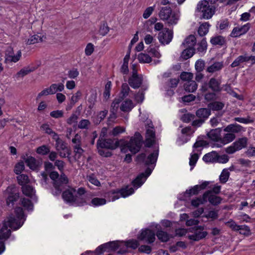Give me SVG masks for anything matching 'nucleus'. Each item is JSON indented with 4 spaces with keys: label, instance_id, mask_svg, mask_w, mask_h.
Here are the masks:
<instances>
[{
    "label": "nucleus",
    "instance_id": "41",
    "mask_svg": "<svg viewBox=\"0 0 255 255\" xmlns=\"http://www.w3.org/2000/svg\"><path fill=\"white\" fill-rule=\"evenodd\" d=\"M209 24L208 22L202 23L199 27L198 33L201 36L206 35L209 31Z\"/></svg>",
    "mask_w": 255,
    "mask_h": 255
},
{
    "label": "nucleus",
    "instance_id": "63",
    "mask_svg": "<svg viewBox=\"0 0 255 255\" xmlns=\"http://www.w3.org/2000/svg\"><path fill=\"white\" fill-rule=\"evenodd\" d=\"M78 116L75 114H72L71 116L67 119L66 122L69 125L75 124L77 123Z\"/></svg>",
    "mask_w": 255,
    "mask_h": 255
},
{
    "label": "nucleus",
    "instance_id": "10",
    "mask_svg": "<svg viewBox=\"0 0 255 255\" xmlns=\"http://www.w3.org/2000/svg\"><path fill=\"white\" fill-rule=\"evenodd\" d=\"M173 38V31L168 28L163 29L158 33V39L163 45L169 44Z\"/></svg>",
    "mask_w": 255,
    "mask_h": 255
},
{
    "label": "nucleus",
    "instance_id": "14",
    "mask_svg": "<svg viewBox=\"0 0 255 255\" xmlns=\"http://www.w3.org/2000/svg\"><path fill=\"white\" fill-rule=\"evenodd\" d=\"M55 147L61 157H66L70 154L69 150L66 144L62 139L57 141Z\"/></svg>",
    "mask_w": 255,
    "mask_h": 255
},
{
    "label": "nucleus",
    "instance_id": "17",
    "mask_svg": "<svg viewBox=\"0 0 255 255\" xmlns=\"http://www.w3.org/2000/svg\"><path fill=\"white\" fill-rule=\"evenodd\" d=\"M249 28L250 25L248 23L240 27H235L233 29L230 36L233 37L240 36L246 33L249 30Z\"/></svg>",
    "mask_w": 255,
    "mask_h": 255
},
{
    "label": "nucleus",
    "instance_id": "12",
    "mask_svg": "<svg viewBox=\"0 0 255 255\" xmlns=\"http://www.w3.org/2000/svg\"><path fill=\"white\" fill-rule=\"evenodd\" d=\"M158 155V152L157 150L154 151L149 154L147 157H146L145 153H142L137 157V160L138 162H144L146 165L152 164L156 162Z\"/></svg>",
    "mask_w": 255,
    "mask_h": 255
},
{
    "label": "nucleus",
    "instance_id": "25",
    "mask_svg": "<svg viewBox=\"0 0 255 255\" xmlns=\"http://www.w3.org/2000/svg\"><path fill=\"white\" fill-rule=\"evenodd\" d=\"M132 101L130 99L124 101L120 106L121 110L123 112H129L134 107Z\"/></svg>",
    "mask_w": 255,
    "mask_h": 255
},
{
    "label": "nucleus",
    "instance_id": "29",
    "mask_svg": "<svg viewBox=\"0 0 255 255\" xmlns=\"http://www.w3.org/2000/svg\"><path fill=\"white\" fill-rule=\"evenodd\" d=\"M26 165L32 170H35L39 165L38 162L36 159L32 156H28L25 159Z\"/></svg>",
    "mask_w": 255,
    "mask_h": 255
},
{
    "label": "nucleus",
    "instance_id": "16",
    "mask_svg": "<svg viewBox=\"0 0 255 255\" xmlns=\"http://www.w3.org/2000/svg\"><path fill=\"white\" fill-rule=\"evenodd\" d=\"M13 189L14 188L13 187H8L4 192L5 196H8L6 199V204L8 206H9L10 203L13 204V203L16 201L19 198V194L14 193L12 191Z\"/></svg>",
    "mask_w": 255,
    "mask_h": 255
},
{
    "label": "nucleus",
    "instance_id": "4",
    "mask_svg": "<svg viewBox=\"0 0 255 255\" xmlns=\"http://www.w3.org/2000/svg\"><path fill=\"white\" fill-rule=\"evenodd\" d=\"M134 192V189L130 186H127L120 190H112L106 193L105 197L109 199V201H114L121 196L126 197Z\"/></svg>",
    "mask_w": 255,
    "mask_h": 255
},
{
    "label": "nucleus",
    "instance_id": "34",
    "mask_svg": "<svg viewBox=\"0 0 255 255\" xmlns=\"http://www.w3.org/2000/svg\"><path fill=\"white\" fill-rule=\"evenodd\" d=\"M124 242L113 241L106 243L105 246L107 247V250L108 249L111 251H115L119 248H121Z\"/></svg>",
    "mask_w": 255,
    "mask_h": 255
},
{
    "label": "nucleus",
    "instance_id": "48",
    "mask_svg": "<svg viewBox=\"0 0 255 255\" xmlns=\"http://www.w3.org/2000/svg\"><path fill=\"white\" fill-rule=\"evenodd\" d=\"M17 180L19 184L22 186H25L28 183L29 179L27 175L21 174L17 176Z\"/></svg>",
    "mask_w": 255,
    "mask_h": 255
},
{
    "label": "nucleus",
    "instance_id": "61",
    "mask_svg": "<svg viewBox=\"0 0 255 255\" xmlns=\"http://www.w3.org/2000/svg\"><path fill=\"white\" fill-rule=\"evenodd\" d=\"M154 9L155 5L146 8L143 13V17L145 19L148 18L151 15Z\"/></svg>",
    "mask_w": 255,
    "mask_h": 255
},
{
    "label": "nucleus",
    "instance_id": "27",
    "mask_svg": "<svg viewBox=\"0 0 255 255\" xmlns=\"http://www.w3.org/2000/svg\"><path fill=\"white\" fill-rule=\"evenodd\" d=\"M196 43V38L195 36L190 35L187 37L182 43L183 47H188L194 48V46Z\"/></svg>",
    "mask_w": 255,
    "mask_h": 255
},
{
    "label": "nucleus",
    "instance_id": "2",
    "mask_svg": "<svg viewBox=\"0 0 255 255\" xmlns=\"http://www.w3.org/2000/svg\"><path fill=\"white\" fill-rule=\"evenodd\" d=\"M158 15L161 20L167 21L169 25L176 24L180 17L178 13L172 12L171 7L168 6L161 7Z\"/></svg>",
    "mask_w": 255,
    "mask_h": 255
},
{
    "label": "nucleus",
    "instance_id": "39",
    "mask_svg": "<svg viewBox=\"0 0 255 255\" xmlns=\"http://www.w3.org/2000/svg\"><path fill=\"white\" fill-rule=\"evenodd\" d=\"M224 107V104L220 102H214L210 103L208 105V107L210 110L213 111H220Z\"/></svg>",
    "mask_w": 255,
    "mask_h": 255
},
{
    "label": "nucleus",
    "instance_id": "58",
    "mask_svg": "<svg viewBox=\"0 0 255 255\" xmlns=\"http://www.w3.org/2000/svg\"><path fill=\"white\" fill-rule=\"evenodd\" d=\"M24 164L23 161L17 163L14 167V172L16 174H19L24 170Z\"/></svg>",
    "mask_w": 255,
    "mask_h": 255
},
{
    "label": "nucleus",
    "instance_id": "33",
    "mask_svg": "<svg viewBox=\"0 0 255 255\" xmlns=\"http://www.w3.org/2000/svg\"><path fill=\"white\" fill-rule=\"evenodd\" d=\"M184 87L185 91L192 93L196 90L197 84L195 81L191 80L186 82L184 84Z\"/></svg>",
    "mask_w": 255,
    "mask_h": 255
},
{
    "label": "nucleus",
    "instance_id": "26",
    "mask_svg": "<svg viewBox=\"0 0 255 255\" xmlns=\"http://www.w3.org/2000/svg\"><path fill=\"white\" fill-rule=\"evenodd\" d=\"M218 153L216 151H212L204 155L203 160L206 162L214 163L217 161Z\"/></svg>",
    "mask_w": 255,
    "mask_h": 255
},
{
    "label": "nucleus",
    "instance_id": "46",
    "mask_svg": "<svg viewBox=\"0 0 255 255\" xmlns=\"http://www.w3.org/2000/svg\"><path fill=\"white\" fill-rule=\"evenodd\" d=\"M247 61H248L247 56L241 55L234 60L231 64V66L232 67H235L239 66L241 63Z\"/></svg>",
    "mask_w": 255,
    "mask_h": 255
},
{
    "label": "nucleus",
    "instance_id": "55",
    "mask_svg": "<svg viewBox=\"0 0 255 255\" xmlns=\"http://www.w3.org/2000/svg\"><path fill=\"white\" fill-rule=\"evenodd\" d=\"M131 92L132 91H130L128 85L127 83H124L122 85L121 94L123 97H127Z\"/></svg>",
    "mask_w": 255,
    "mask_h": 255
},
{
    "label": "nucleus",
    "instance_id": "47",
    "mask_svg": "<svg viewBox=\"0 0 255 255\" xmlns=\"http://www.w3.org/2000/svg\"><path fill=\"white\" fill-rule=\"evenodd\" d=\"M137 59L140 63H148L151 61V58L148 54L143 53L138 54Z\"/></svg>",
    "mask_w": 255,
    "mask_h": 255
},
{
    "label": "nucleus",
    "instance_id": "32",
    "mask_svg": "<svg viewBox=\"0 0 255 255\" xmlns=\"http://www.w3.org/2000/svg\"><path fill=\"white\" fill-rule=\"evenodd\" d=\"M209 192H205L202 198H197L191 201V205L194 207H198L201 204H203L207 202V196Z\"/></svg>",
    "mask_w": 255,
    "mask_h": 255
},
{
    "label": "nucleus",
    "instance_id": "40",
    "mask_svg": "<svg viewBox=\"0 0 255 255\" xmlns=\"http://www.w3.org/2000/svg\"><path fill=\"white\" fill-rule=\"evenodd\" d=\"M106 200L105 198L96 197L92 199L90 205L94 207L102 206L106 204Z\"/></svg>",
    "mask_w": 255,
    "mask_h": 255
},
{
    "label": "nucleus",
    "instance_id": "57",
    "mask_svg": "<svg viewBox=\"0 0 255 255\" xmlns=\"http://www.w3.org/2000/svg\"><path fill=\"white\" fill-rule=\"evenodd\" d=\"M193 77V74L189 72H183L180 75L181 79L186 82L191 81Z\"/></svg>",
    "mask_w": 255,
    "mask_h": 255
},
{
    "label": "nucleus",
    "instance_id": "6",
    "mask_svg": "<svg viewBox=\"0 0 255 255\" xmlns=\"http://www.w3.org/2000/svg\"><path fill=\"white\" fill-rule=\"evenodd\" d=\"M142 136L139 133H136L127 143V147L133 154L137 153L142 145Z\"/></svg>",
    "mask_w": 255,
    "mask_h": 255
},
{
    "label": "nucleus",
    "instance_id": "13",
    "mask_svg": "<svg viewBox=\"0 0 255 255\" xmlns=\"http://www.w3.org/2000/svg\"><path fill=\"white\" fill-rule=\"evenodd\" d=\"M138 239L141 241H144L147 243H152L154 242L155 237V233L150 230L145 229L142 230L138 236Z\"/></svg>",
    "mask_w": 255,
    "mask_h": 255
},
{
    "label": "nucleus",
    "instance_id": "24",
    "mask_svg": "<svg viewBox=\"0 0 255 255\" xmlns=\"http://www.w3.org/2000/svg\"><path fill=\"white\" fill-rule=\"evenodd\" d=\"M221 128H218L211 130L208 133V137L214 141H219L220 142L221 139Z\"/></svg>",
    "mask_w": 255,
    "mask_h": 255
},
{
    "label": "nucleus",
    "instance_id": "1",
    "mask_svg": "<svg viewBox=\"0 0 255 255\" xmlns=\"http://www.w3.org/2000/svg\"><path fill=\"white\" fill-rule=\"evenodd\" d=\"M15 215L11 214L7 217L0 224V255L5 250L4 242L1 240L7 239L11 235V229L14 230L20 228L25 220L23 210L20 207L14 210Z\"/></svg>",
    "mask_w": 255,
    "mask_h": 255
},
{
    "label": "nucleus",
    "instance_id": "64",
    "mask_svg": "<svg viewBox=\"0 0 255 255\" xmlns=\"http://www.w3.org/2000/svg\"><path fill=\"white\" fill-rule=\"evenodd\" d=\"M87 180L92 184L97 186L100 185V181L97 179V178L93 174L87 176Z\"/></svg>",
    "mask_w": 255,
    "mask_h": 255
},
{
    "label": "nucleus",
    "instance_id": "36",
    "mask_svg": "<svg viewBox=\"0 0 255 255\" xmlns=\"http://www.w3.org/2000/svg\"><path fill=\"white\" fill-rule=\"evenodd\" d=\"M223 67L222 62H215L210 66L208 67L207 71L209 73H214L220 70Z\"/></svg>",
    "mask_w": 255,
    "mask_h": 255
},
{
    "label": "nucleus",
    "instance_id": "44",
    "mask_svg": "<svg viewBox=\"0 0 255 255\" xmlns=\"http://www.w3.org/2000/svg\"><path fill=\"white\" fill-rule=\"evenodd\" d=\"M125 131V128L121 126H117L115 128H113L111 130L109 131V134L110 135L115 136L119 135L120 133L124 132Z\"/></svg>",
    "mask_w": 255,
    "mask_h": 255
},
{
    "label": "nucleus",
    "instance_id": "59",
    "mask_svg": "<svg viewBox=\"0 0 255 255\" xmlns=\"http://www.w3.org/2000/svg\"><path fill=\"white\" fill-rule=\"evenodd\" d=\"M90 124L89 120L83 119L79 122L78 127L80 129H87L90 126Z\"/></svg>",
    "mask_w": 255,
    "mask_h": 255
},
{
    "label": "nucleus",
    "instance_id": "49",
    "mask_svg": "<svg viewBox=\"0 0 255 255\" xmlns=\"http://www.w3.org/2000/svg\"><path fill=\"white\" fill-rule=\"evenodd\" d=\"M210 42L213 45H223L225 43V39L221 36H217L212 38Z\"/></svg>",
    "mask_w": 255,
    "mask_h": 255
},
{
    "label": "nucleus",
    "instance_id": "43",
    "mask_svg": "<svg viewBox=\"0 0 255 255\" xmlns=\"http://www.w3.org/2000/svg\"><path fill=\"white\" fill-rule=\"evenodd\" d=\"M42 41V37L41 35L36 34L31 36L27 40L26 43L27 44H33Z\"/></svg>",
    "mask_w": 255,
    "mask_h": 255
},
{
    "label": "nucleus",
    "instance_id": "28",
    "mask_svg": "<svg viewBox=\"0 0 255 255\" xmlns=\"http://www.w3.org/2000/svg\"><path fill=\"white\" fill-rule=\"evenodd\" d=\"M37 67L28 66L21 69L16 75L17 78L23 77L25 75L28 74L37 69Z\"/></svg>",
    "mask_w": 255,
    "mask_h": 255
},
{
    "label": "nucleus",
    "instance_id": "15",
    "mask_svg": "<svg viewBox=\"0 0 255 255\" xmlns=\"http://www.w3.org/2000/svg\"><path fill=\"white\" fill-rule=\"evenodd\" d=\"M151 170L148 168L146 170L145 173H141L136 178L134 181H133V186L136 188H138V187H140L145 182L147 177L151 174Z\"/></svg>",
    "mask_w": 255,
    "mask_h": 255
},
{
    "label": "nucleus",
    "instance_id": "60",
    "mask_svg": "<svg viewBox=\"0 0 255 255\" xmlns=\"http://www.w3.org/2000/svg\"><path fill=\"white\" fill-rule=\"evenodd\" d=\"M36 152L38 154L45 155L50 152V149L46 145H42L37 148Z\"/></svg>",
    "mask_w": 255,
    "mask_h": 255
},
{
    "label": "nucleus",
    "instance_id": "5",
    "mask_svg": "<svg viewBox=\"0 0 255 255\" xmlns=\"http://www.w3.org/2000/svg\"><path fill=\"white\" fill-rule=\"evenodd\" d=\"M248 139L246 137L238 138L230 146L225 149V151L228 154H233L237 151H239L245 148L248 144Z\"/></svg>",
    "mask_w": 255,
    "mask_h": 255
},
{
    "label": "nucleus",
    "instance_id": "37",
    "mask_svg": "<svg viewBox=\"0 0 255 255\" xmlns=\"http://www.w3.org/2000/svg\"><path fill=\"white\" fill-rule=\"evenodd\" d=\"M197 51L201 55H204L206 51L207 48V43L205 38H203L200 43L198 44Z\"/></svg>",
    "mask_w": 255,
    "mask_h": 255
},
{
    "label": "nucleus",
    "instance_id": "7",
    "mask_svg": "<svg viewBox=\"0 0 255 255\" xmlns=\"http://www.w3.org/2000/svg\"><path fill=\"white\" fill-rule=\"evenodd\" d=\"M49 176L52 180L54 181V187L59 191L62 190L63 185L66 184L68 182V178L64 174H62L60 177L58 178L59 174L56 171L51 172L50 173Z\"/></svg>",
    "mask_w": 255,
    "mask_h": 255
},
{
    "label": "nucleus",
    "instance_id": "19",
    "mask_svg": "<svg viewBox=\"0 0 255 255\" xmlns=\"http://www.w3.org/2000/svg\"><path fill=\"white\" fill-rule=\"evenodd\" d=\"M75 192L76 190L74 188L67 190L63 193V198L67 202L73 203L76 200V197L74 195Z\"/></svg>",
    "mask_w": 255,
    "mask_h": 255
},
{
    "label": "nucleus",
    "instance_id": "22",
    "mask_svg": "<svg viewBox=\"0 0 255 255\" xmlns=\"http://www.w3.org/2000/svg\"><path fill=\"white\" fill-rule=\"evenodd\" d=\"M243 130V128L237 124H230L227 126L224 129V131L230 133H239Z\"/></svg>",
    "mask_w": 255,
    "mask_h": 255
},
{
    "label": "nucleus",
    "instance_id": "62",
    "mask_svg": "<svg viewBox=\"0 0 255 255\" xmlns=\"http://www.w3.org/2000/svg\"><path fill=\"white\" fill-rule=\"evenodd\" d=\"M74 149L75 158H79L84 151L81 145H74Z\"/></svg>",
    "mask_w": 255,
    "mask_h": 255
},
{
    "label": "nucleus",
    "instance_id": "20",
    "mask_svg": "<svg viewBox=\"0 0 255 255\" xmlns=\"http://www.w3.org/2000/svg\"><path fill=\"white\" fill-rule=\"evenodd\" d=\"M22 193L25 196L30 197L33 200H36V197L35 196V191L33 188L28 185L23 186L21 188Z\"/></svg>",
    "mask_w": 255,
    "mask_h": 255
},
{
    "label": "nucleus",
    "instance_id": "50",
    "mask_svg": "<svg viewBox=\"0 0 255 255\" xmlns=\"http://www.w3.org/2000/svg\"><path fill=\"white\" fill-rule=\"evenodd\" d=\"M209 87L214 91L220 90V83L215 78H211L209 82Z\"/></svg>",
    "mask_w": 255,
    "mask_h": 255
},
{
    "label": "nucleus",
    "instance_id": "42",
    "mask_svg": "<svg viewBox=\"0 0 255 255\" xmlns=\"http://www.w3.org/2000/svg\"><path fill=\"white\" fill-rule=\"evenodd\" d=\"M21 205L27 210H32L33 205L31 201L28 199L22 198L20 199Z\"/></svg>",
    "mask_w": 255,
    "mask_h": 255
},
{
    "label": "nucleus",
    "instance_id": "18",
    "mask_svg": "<svg viewBox=\"0 0 255 255\" xmlns=\"http://www.w3.org/2000/svg\"><path fill=\"white\" fill-rule=\"evenodd\" d=\"M236 138V135L233 133L228 132L225 134L220 139V143L215 144V146L220 147L222 145H225L233 141Z\"/></svg>",
    "mask_w": 255,
    "mask_h": 255
},
{
    "label": "nucleus",
    "instance_id": "9",
    "mask_svg": "<svg viewBox=\"0 0 255 255\" xmlns=\"http://www.w3.org/2000/svg\"><path fill=\"white\" fill-rule=\"evenodd\" d=\"M146 128L145 145L150 147L154 143L155 141V131L151 121H147Z\"/></svg>",
    "mask_w": 255,
    "mask_h": 255
},
{
    "label": "nucleus",
    "instance_id": "23",
    "mask_svg": "<svg viewBox=\"0 0 255 255\" xmlns=\"http://www.w3.org/2000/svg\"><path fill=\"white\" fill-rule=\"evenodd\" d=\"M142 81V78L140 76H131L128 79V84L132 88L137 89L140 86Z\"/></svg>",
    "mask_w": 255,
    "mask_h": 255
},
{
    "label": "nucleus",
    "instance_id": "54",
    "mask_svg": "<svg viewBox=\"0 0 255 255\" xmlns=\"http://www.w3.org/2000/svg\"><path fill=\"white\" fill-rule=\"evenodd\" d=\"M123 244H124L127 248H130L133 249L137 248L139 245L138 241L135 240H129L124 243Z\"/></svg>",
    "mask_w": 255,
    "mask_h": 255
},
{
    "label": "nucleus",
    "instance_id": "56",
    "mask_svg": "<svg viewBox=\"0 0 255 255\" xmlns=\"http://www.w3.org/2000/svg\"><path fill=\"white\" fill-rule=\"evenodd\" d=\"M134 100L137 103H141L144 99V93L142 90H139L138 92L134 95Z\"/></svg>",
    "mask_w": 255,
    "mask_h": 255
},
{
    "label": "nucleus",
    "instance_id": "35",
    "mask_svg": "<svg viewBox=\"0 0 255 255\" xmlns=\"http://www.w3.org/2000/svg\"><path fill=\"white\" fill-rule=\"evenodd\" d=\"M51 94H54L57 92H62L64 89V86L62 83L53 84L49 87Z\"/></svg>",
    "mask_w": 255,
    "mask_h": 255
},
{
    "label": "nucleus",
    "instance_id": "51",
    "mask_svg": "<svg viewBox=\"0 0 255 255\" xmlns=\"http://www.w3.org/2000/svg\"><path fill=\"white\" fill-rule=\"evenodd\" d=\"M82 93L81 91H77L70 99V105H74L81 98Z\"/></svg>",
    "mask_w": 255,
    "mask_h": 255
},
{
    "label": "nucleus",
    "instance_id": "38",
    "mask_svg": "<svg viewBox=\"0 0 255 255\" xmlns=\"http://www.w3.org/2000/svg\"><path fill=\"white\" fill-rule=\"evenodd\" d=\"M184 48H185V49H184L183 52H182L181 56L184 59H187L193 56L194 53V49L191 48V47H183Z\"/></svg>",
    "mask_w": 255,
    "mask_h": 255
},
{
    "label": "nucleus",
    "instance_id": "3",
    "mask_svg": "<svg viewBox=\"0 0 255 255\" xmlns=\"http://www.w3.org/2000/svg\"><path fill=\"white\" fill-rule=\"evenodd\" d=\"M215 7L214 5L209 4V1L206 0L199 1L196 9V12L202 13V17L204 19L211 18L215 13Z\"/></svg>",
    "mask_w": 255,
    "mask_h": 255
},
{
    "label": "nucleus",
    "instance_id": "21",
    "mask_svg": "<svg viewBox=\"0 0 255 255\" xmlns=\"http://www.w3.org/2000/svg\"><path fill=\"white\" fill-rule=\"evenodd\" d=\"M207 233L206 232L201 230L196 229L194 234L188 236V238L191 240L198 241L204 238L207 236Z\"/></svg>",
    "mask_w": 255,
    "mask_h": 255
},
{
    "label": "nucleus",
    "instance_id": "53",
    "mask_svg": "<svg viewBox=\"0 0 255 255\" xmlns=\"http://www.w3.org/2000/svg\"><path fill=\"white\" fill-rule=\"evenodd\" d=\"M229 176L230 173L228 171V170L224 169L220 176V180L221 182L222 183H226L228 181Z\"/></svg>",
    "mask_w": 255,
    "mask_h": 255
},
{
    "label": "nucleus",
    "instance_id": "11",
    "mask_svg": "<svg viewBox=\"0 0 255 255\" xmlns=\"http://www.w3.org/2000/svg\"><path fill=\"white\" fill-rule=\"evenodd\" d=\"M119 145V142L111 139H99L97 142V148L114 149Z\"/></svg>",
    "mask_w": 255,
    "mask_h": 255
},
{
    "label": "nucleus",
    "instance_id": "45",
    "mask_svg": "<svg viewBox=\"0 0 255 255\" xmlns=\"http://www.w3.org/2000/svg\"><path fill=\"white\" fill-rule=\"evenodd\" d=\"M156 236L158 239L163 242H165L169 239V235L165 232L160 230L156 233Z\"/></svg>",
    "mask_w": 255,
    "mask_h": 255
},
{
    "label": "nucleus",
    "instance_id": "8",
    "mask_svg": "<svg viewBox=\"0 0 255 255\" xmlns=\"http://www.w3.org/2000/svg\"><path fill=\"white\" fill-rule=\"evenodd\" d=\"M21 55L22 53L20 50L14 51L13 48L8 47L5 53V63H16L20 60Z\"/></svg>",
    "mask_w": 255,
    "mask_h": 255
},
{
    "label": "nucleus",
    "instance_id": "30",
    "mask_svg": "<svg viewBox=\"0 0 255 255\" xmlns=\"http://www.w3.org/2000/svg\"><path fill=\"white\" fill-rule=\"evenodd\" d=\"M206 192H209L207 196V201L209 202L213 205H217L221 203V199L220 197L212 194L211 191H208Z\"/></svg>",
    "mask_w": 255,
    "mask_h": 255
},
{
    "label": "nucleus",
    "instance_id": "31",
    "mask_svg": "<svg viewBox=\"0 0 255 255\" xmlns=\"http://www.w3.org/2000/svg\"><path fill=\"white\" fill-rule=\"evenodd\" d=\"M196 114L198 118L205 119L210 115L211 111L209 109L201 108L196 111Z\"/></svg>",
    "mask_w": 255,
    "mask_h": 255
},
{
    "label": "nucleus",
    "instance_id": "52",
    "mask_svg": "<svg viewBox=\"0 0 255 255\" xmlns=\"http://www.w3.org/2000/svg\"><path fill=\"white\" fill-rule=\"evenodd\" d=\"M237 231H239L241 234L247 236L251 234V232L250 229V228L246 225L240 226Z\"/></svg>",
    "mask_w": 255,
    "mask_h": 255
}]
</instances>
